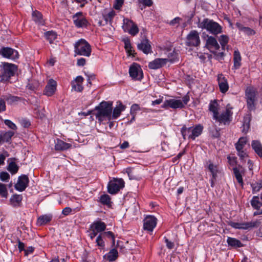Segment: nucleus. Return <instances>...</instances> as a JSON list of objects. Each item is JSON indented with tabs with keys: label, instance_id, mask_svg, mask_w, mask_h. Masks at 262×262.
<instances>
[{
	"label": "nucleus",
	"instance_id": "f257e3e1",
	"mask_svg": "<svg viewBox=\"0 0 262 262\" xmlns=\"http://www.w3.org/2000/svg\"><path fill=\"white\" fill-rule=\"evenodd\" d=\"M95 111L96 113H94L93 115H95L100 122H102L106 119L111 120L113 111V102L103 101L95 107Z\"/></svg>",
	"mask_w": 262,
	"mask_h": 262
},
{
	"label": "nucleus",
	"instance_id": "f03ea898",
	"mask_svg": "<svg viewBox=\"0 0 262 262\" xmlns=\"http://www.w3.org/2000/svg\"><path fill=\"white\" fill-rule=\"evenodd\" d=\"M198 27L215 35L221 33L222 30V27L217 23L208 18H205L199 22Z\"/></svg>",
	"mask_w": 262,
	"mask_h": 262
},
{
	"label": "nucleus",
	"instance_id": "7ed1b4c3",
	"mask_svg": "<svg viewBox=\"0 0 262 262\" xmlns=\"http://www.w3.org/2000/svg\"><path fill=\"white\" fill-rule=\"evenodd\" d=\"M1 82H5L13 76L17 70V67L14 64L7 62L2 63L1 66Z\"/></svg>",
	"mask_w": 262,
	"mask_h": 262
},
{
	"label": "nucleus",
	"instance_id": "20e7f679",
	"mask_svg": "<svg viewBox=\"0 0 262 262\" xmlns=\"http://www.w3.org/2000/svg\"><path fill=\"white\" fill-rule=\"evenodd\" d=\"M74 52L78 55L89 57L91 53V47L85 40L80 39L74 45Z\"/></svg>",
	"mask_w": 262,
	"mask_h": 262
},
{
	"label": "nucleus",
	"instance_id": "39448f33",
	"mask_svg": "<svg viewBox=\"0 0 262 262\" xmlns=\"http://www.w3.org/2000/svg\"><path fill=\"white\" fill-rule=\"evenodd\" d=\"M256 93V90L252 86L248 87L245 91L247 107L250 111L254 110L255 108Z\"/></svg>",
	"mask_w": 262,
	"mask_h": 262
},
{
	"label": "nucleus",
	"instance_id": "423d86ee",
	"mask_svg": "<svg viewBox=\"0 0 262 262\" xmlns=\"http://www.w3.org/2000/svg\"><path fill=\"white\" fill-rule=\"evenodd\" d=\"M260 222L257 220L250 222L242 223H236L230 221L228 223V225L235 229L248 230L258 227L260 225Z\"/></svg>",
	"mask_w": 262,
	"mask_h": 262
},
{
	"label": "nucleus",
	"instance_id": "0eeeda50",
	"mask_svg": "<svg viewBox=\"0 0 262 262\" xmlns=\"http://www.w3.org/2000/svg\"><path fill=\"white\" fill-rule=\"evenodd\" d=\"M124 182L122 179L114 178L110 181L107 186L108 192L110 194H115L124 187Z\"/></svg>",
	"mask_w": 262,
	"mask_h": 262
},
{
	"label": "nucleus",
	"instance_id": "6e6552de",
	"mask_svg": "<svg viewBox=\"0 0 262 262\" xmlns=\"http://www.w3.org/2000/svg\"><path fill=\"white\" fill-rule=\"evenodd\" d=\"M200 43L199 32L196 30H191L186 37L185 45L189 47H196L200 46Z\"/></svg>",
	"mask_w": 262,
	"mask_h": 262
},
{
	"label": "nucleus",
	"instance_id": "1a4fd4ad",
	"mask_svg": "<svg viewBox=\"0 0 262 262\" xmlns=\"http://www.w3.org/2000/svg\"><path fill=\"white\" fill-rule=\"evenodd\" d=\"M73 23L77 28H85L89 22L82 12H79L72 16Z\"/></svg>",
	"mask_w": 262,
	"mask_h": 262
},
{
	"label": "nucleus",
	"instance_id": "9d476101",
	"mask_svg": "<svg viewBox=\"0 0 262 262\" xmlns=\"http://www.w3.org/2000/svg\"><path fill=\"white\" fill-rule=\"evenodd\" d=\"M189 100L190 97L188 94H187L186 95H185L182 98V100L180 99H170V108L173 109L184 108L185 105L187 104Z\"/></svg>",
	"mask_w": 262,
	"mask_h": 262
},
{
	"label": "nucleus",
	"instance_id": "9b49d317",
	"mask_svg": "<svg viewBox=\"0 0 262 262\" xmlns=\"http://www.w3.org/2000/svg\"><path fill=\"white\" fill-rule=\"evenodd\" d=\"M124 29L127 31L129 34L132 36H135L139 31V29L137 25L132 20L128 18L123 19Z\"/></svg>",
	"mask_w": 262,
	"mask_h": 262
},
{
	"label": "nucleus",
	"instance_id": "f8f14e48",
	"mask_svg": "<svg viewBox=\"0 0 262 262\" xmlns=\"http://www.w3.org/2000/svg\"><path fill=\"white\" fill-rule=\"evenodd\" d=\"M129 76L134 80H141L143 78V73L141 67L134 63L129 69Z\"/></svg>",
	"mask_w": 262,
	"mask_h": 262
},
{
	"label": "nucleus",
	"instance_id": "ddd939ff",
	"mask_svg": "<svg viewBox=\"0 0 262 262\" xmlns=\"http://www.w3.org/2000/svg\"><path fill=\"white\" fill-rule=\"evenodd\" d=\"M232 115V112L229 109H226L224 112L222 113L221 115L219 114L213 119L221 124L223 123L224 125L229 124L231 121V117Z\"/></svg>",
	"mask_w": 262,
	"mask_h": 262
},
{
	"label": "nucleus",
	"instance_id": "4468645a",
	"mask_svg": "<svg viewBox=\"0 0 262 262\" xmlns=\"http://www.w3.org/2000/svg\"><path fill=\"white\" fill-rule=\"evenodd\" d=\"M29 182L28 177L27 175L23 174L18 177L17 182L14 185V187L17 190L22 192L28 187Z\"/></svg>",
	"mask_w": 262,
	"mask_h": 262
},
{
	"label": "nucleus",
	"instance_id": "2eb2a0df",
	"mask_svg": "<svg viewBox=\"0 0 262 262\" xmlns=\"http://www.w3.org/2000/svg\"><path fill=\"white\" fill-rule=\"evenodd\" d=\"M251 205L256 211L253 213L254 216L262 214V202L258 196H254L250 201Z\"/></svg>",
	"mask_w": 262,
	"mask_h": 262
},
{
	"label": "nucleus",
	"instance_id": "dca6fc26",
	"mask_svg": "<svg viewBox=\"0 0 262 262\" xmlns=\"http://www.w3.org/2000/svg\"><path fill=\"white\" fill-rule=\"evenodd\" d=\"M157 225V219L152 215L147 216L144 220V230L152 231Z\"/></svg>",
	"mask_w": 262,
	"mask_h": 262
},
{
	"label": "nucleus",
	"instance_id": "f3484780",
	"mask_svg": "<svg viewBox=\"0 0 262 262\" xmlns=\"http://www.w3.org/2000/svg\"><path fill=\"white\" fill-rule=\"evenodd\" d=\"M57 82L53 79H50L48 81L47 84L45 86L43 94L48 96H52L56 90Z\"/></svg>",
	"mask_w": 262,
	"mask_h": 262
},
{
	"label": "nucleus",
	"instance_id": "a211bd4d",
	"mask_svg": "<svg viewBox=\"0 0 262 262\" xmlns=\"http://www.w3.org/2000/svg\"><path fill=\"white\" fill-rule=\"evenodd\" d=\"M0 54L5 57L10 58L13 59L18 57V53L17 51L9 47L2 48L0 51Z\"/></svg>",
	"mask_w": 262,
	"mask_h": 262
},
{
	"label": "nucleus",
	"instance_id": "6ab92c4d",
	"mask_svg": "<svg viewBox=\"0 0 262 262\" xmlns=\"http://www.w3.org/2000/svg\"><path fill=\"white\" fill-rule=\"evenodd\" d=\"M137 48L139 50L142 51L144 54H148L151 52V47L149 40L146 38L143 39L141 42L138 43Z\"/></svg>",
	"mask_w": 262,
	"mask_h": 262
},
{
	"label": "nucleus",
	"instance_id": "aec40b11",
	"mask_svg": "<svg viewBox=\"0 0 262 262\" xmlns=\"http://www.w3.org/2000/svg\"><path fill=\"white\" fill-rule=\"evenodd\" d=\"M168 62L167 58H156L148 63V68L150 69L156 70L162 68Z\"/></svg>",
	"mask_w": 262,
	"mask_h": 262
},
{
	"label": "nucleus",
	"instance_id": "412c9836",
	"mask_svg": "<svg viewBox=\"0 0 262 262\" xmlns=\"http://www.w3.org/2000/svg\"><path fill=\"white\" fill-rule=\"evenodd\" d=\"M206 47L214 54H216L215 51H212V49L217 50L220 49V46L216 39L212 36H208L206 40Z\"/></svg>",
	"mask_w": 262,
	"mask_h": 262
},
{
	"label": "nucleus",
	"instance_id": "4be33fe9",
	"mask_svg": "<svg viewBox=\"0 0 262 262\" xmlns=\"http://www.w3.org/2000/svg\"><path fill=\"white\" fill-rule=\"evenodd\" d=\"M217 81L221 92L225 93L229 89L227 80L222 74H219L217 75Z\"/></svg>",
	"mask_w": 262,
	"mask_h": 262
},
{
	"label": "nucleus",
	"instance_id": "5701e85b",
	"mask_svg": "<svg viewBox=\"0 0 262 262\" xmlns=\"http://www.w3.org/2000/svg\"><path fill=\"white\" fill-rule=\"evenodd\" d=\"M14 135V133L13 131L1 132L0 134V145L4 142H10Z\"/></svg>",
	"mask_w": 262,
	"mask_h": 262
},
{
	"label": "nucleus",
	"instance_id": "b1692460",
	"mask_svg": "<svg viewBox=\"0 0 262 262\" xmlns=\"http://www.w3.org/2000/svg\"><path fill=\"white\" fill-rule=\"evenodd\" d=\"M71 147V144L66 143L61 140L57 139L55 142V149L59 151L65 150L70 148Z\"/></svg>",
	"mask_w": 262,
	"mask_h": 262
},
{
	"label": "nucleus",
	"instance_id": "393cba45",
	"mask_svg": "<svg viewBox=\"0 0 262 262\" xmlns=\"http://www.w3.org/2000/svg\"><path fill=\"white\" fill-rule=\"evenodd\" d=\"M203 126L201 124L196 125L194 127L191 128V135L189 136V139L194 140L196 137L199 136L202 133Z\"/></svg>",
	"mask_w": 262,
	"mask_h": 262
},
{
	"label": "nucleus",
	"instance_id": "a878e982",
	"mask_svg": "<svg viewBox=\"0 0 262 262\" xmlns=\"http://www.w3.org/2000/svg\"><path fill=\"white\" fill-rule=\"evenodd\" d=\"M119 104L114 108L112 114V119H116L121 114V112L124 110L125 106L123 105L120 101L117 102Z\"/></svg>",
	"mask_w": 262,
	"mask_h": 262
},
{
	"label": "nucleus",
	"instance_id": "bb28decb",
	"mask_svg": "<svg viewBox=\"0 0 262 262\" xmlns=\"http://www.w3.org/2000/svg\"><path fill=\"white\" fill-rule=\"evenodd\" d=\"M23 196L21 195L13 194L10 199L11 205L14 207H19L21 205Z\"/></svg>",
	"mask_w": 262,
	"mask_h": 262
},
{
	"label": "nucleus",
	"instance_id": "cd10ccee",
	"mask_svg": "<svg viewBox=\"0 0 262 262\" xmlns=\"http://www.w3.org/2000/svg\"><path fill=\"white\" fill-rule=\"evenodd\" d=\"M52 219V215L50 214L41 215L37 219V224L39 226H42L49 223Z\"/></svg>",
	"mask_w": 262,
	"mask_h": 262
},
{
	"label": "nucleus",
	"instance_id": "c85d7f7f",
	"mask_svg": "<svg viewBox=\"0 0 262 262\" xmlns=\"http://www.w3.org/2000/svg\"><path fill=\"white\" fill-rule=\"evenodd\" d=\"M91 228L94 229V230H96V231L100 232L105 230L106 225L104 222L97 221L93 223Z\"/></svg>",
	"mask_w": 262,
	"mask_h": 262
},
{
	"label": "nucleus",
	"instance_id": "c756f323",
	"mask_svg": "<svg viewBox=\"0 0 262 262\" xmlns=\"http://www.w3.org/2000/svg\"><path fill=\"white\" fill-rule=\"evenodd\" d=\"M219 104L216 100L211 101L209 105V110L213 113V118L216 117L219 114Z\"/></svg>",
	"mask_w": 262,
	"mask_h": 262
},
{
	"label": "nucleus",
	"instance_id": "7c9ffc66",
	"mask_svg": "<svg viewBox=\"0 0 262 262\" xmlns=\"http://www.w3.org/2000/svg\"><path fill=\"white\" fill-rule=\"evenodd\" d=\"M251 146L255 152L260 158H262V145L259 141L257 140H253L252 142Z\"/></svg>",
	"mask_w": 262,
	"mask_h": 262
},
{
	"label": "nucleus",
	"instance_id": "2f4dec72",
	"mask_svg": "<svg viewBox=\"0 0 262 262\" xmlns=\"http://www.w3.org/2000/svg\"><path fill=\"white\" fill-rule=\"evenodd\" d=\"M118 257V253L117 250L114 248L110 251V252L104 256V258H106L109 261L115 260Z\"/></svg>",
	"mask_w": 262,
	"mask_h": 262
},
{
	"label": "nucleus",
	"instance_id": "473e14b6",
	"mask_svg": "<svg viewBox=\"0 0 262 262\" xmlns=\"http://www.w3.org/2000/svg\"><path fill=\"white\" fill-rule=\"evenodd\" d=\"M241 56L238 51H234L233 54L234 67L238 69L241 66Z\"/></svg>",
	"mask_w": 262,
	"mask_h": 262
},
{
	"label": "nucleus",
	"instance_id": "72a5a7b5",
	"mask_svg": "<svg viewBox=\"0 0 262 262\" xmlns=\"http://www.w3.org/2000/svg\"><path fill=\"white\" fill-rule=\"evenodd\" d=\"M227 242L228 244L231 247L239 248L243 246L241 242L235 238L228 237L227 239Z\"/></svg>",
	"mask_w": 262,
	"mask_h": 262
},
{
	"label": "nucleus",
	"instance_id": "f704fd0d",
	"mask_svg": "<svg viewBox=\"0 0 262 262\" xmlns=\"http://www.w3.org/2000/svg\"><path fill=\"white\" fill-rule=\"evenodd\" d=\"M111 200V197L108 194H104L100 196L99 201L102 204L110 207L112 205Z\"/></svg>",
	"mask_w": 262,
	"mask_h": 262
},
{
	"label": "nucleus",
	"instance_id": "c9c22d12",
	"mask_svg": "<svg viewBox=\"0 0 262 262\" xmlns=\"http://www.w3.org/2000/svg\"><path fill=\"white\" fill-rule=\"evenodd\" d=\"M123 41L124 43V48L127 53L129 55H133V56H135V51L132 50V47L130 43V40L128 38H126L123 39Z\"/></svg>",
	"mask_w": 262,
	"mask_h": 262
},
{
	"label": "nucleus",
	"instance_id": "e433bc0d",
	"mask_svg": "<svg viewBox=\"0 0 262 262\" xmlns=\"http://www.w3.org/2000/svg\"><path fill=\"white\" fill-rule=\"evenodd\" d=\"M46 38L49 41L50 43H53V41L56 38L57 34L53 31H47L45 33Z\"/></svg>",
	"mask_w": 262,
	"mask_h": 262
},
{
	"label": "nucleus",
	"instance_id": "4c0bfd02",
	"mask_svg": "<svg viewBox=\"0 0 262 262\" xmlns=\"http://www.w3.org/2000/svg\"><path fill=\"white\" fill-rule=\"evenodd\" d=\"M247 142L246 137H241L238 142L235 144V148L236 150L243 149Z\"/></svg>",
	"mask_w": 262,
	"mask_h": 262
},
{
	"label": "nucleus",
	"instance_id": "58836bf2",
	"mask_svg": "<svg viewBox=\"0 0 262 262\" xmlns=\"http://www.w3.org/2000/svg\"><path fill=\"white\" fill-rule=\"evenodd\" d=\"M19 167L15 162H11L7 167V170L12 174L17 172Z\"/></svg>",
	"mask_w": 262,
	"mask_h": 262
},
{
	"label": "nucleus",
	"instance_id": "ea45409f",
	"mask_svg": "<svg viewBox=\"0 0 262 262\" xmlns=\"http://www.w3.org/2000/svg\"><path fill=\"white\" fill-rule=\"evenodd\" d=\"M3 97L5 102L7 101L9 104H12L19 99V97L11 95H3Z\"/></svg>",
	"mask_w": 262,
	"mask_h": 262
},
{
	"label": "nucleus",
	"instance_id": "a19ab883",
	"mask_svg": "<svg viewBox=\"0 0 262 262\" xmlns=\"http://www.w3.org/2000/svg\"><path fill=\"white\" fill-rule=\"evenodd\" d=\"M33 19L36 23L43 24L42 15L41 13L37 11H33L32 13Z\"/></svg>",
	"mask_w": 262,
	"mask_h": 262
},
{
	"label": "nucleus",
	"instance_id": "79ce46f5",
	"mask_svg": "<svg viewBox=\"0 0 262 262\" xmlns=\"http://www.w3.org/2000/svg\"><path fill=\"white\" fill-rule=\"evenodd\" d=\"M250 117L249 115L244 117L242 132L247 133L250 128Z\"/></svg>",
	"mask_w": 262,
	"mask_h": 262
},
{
	"label": "nucleus",
	"instance_id": "37998d69",
	"mask_svg": "<svg viewBox=\"0 0 262 262\" xmlns=\"http://www.w3.org/2000/svg\"><path fill=\"white\" fill-rule=\"evenodd\" d=\"M208 168L209 171L211 173L212 176H213L214 179L216 178L217 173L219 172L218 166L210 163L208 166Z\"/></svg>",
	"mask_w": 262,
	"mask_h": 262
},
{
	"label": "nucleus",
	"instance_id": "c03bdc74",
	"mask_svg": "<svg viewBox=\"0 0 262 262\" xmlns=\"http://www.w3.org/2000/svg\"><path fill=\"white\" fill-rule=\"evenodd\" d=\"M233 170L237 181L242 186H243L244 184L243 178L239 169L237 167H234L233 168Z\"/></svg>",
	"mask_w": 262,
	"mask_h": 262
},
{
	"label": "nucleus",
	"instance_id": "a18cd8bd",
	"mask_svg": "<svg viewBox=\"0 0 262 262\" xmlns=\"http://www.w3.org/2000/svg\"><path fill=\"white\" fill-rule=\"evenodd\" d=\"M192 127H187L185 125H184L181 128V132L184 139H186V137L189 138V136L191 135Z\"/></svg>",
	"mask_w": 262,
	"mask_h": 262
},
{
	"label": "nucleus",
	"instance_id": "49530a36",
	"mask_svg": "<svg viewBox=\"0 0 262 262\" xmlns=\"http://www.w3.org/2000/svg\"><path fill=\"white\" fill-rule=\"evenodd\" d=\"M8 195L6 185L0 183V196L6 198Z\"/></svg>",
	"mask_w": 262,
	"mask_h": 262
},
{
	"label": "nucleus",
	"instance_id": "de8ad7c7",
	"mask_svg": "<svg viewBox=\"0 0 262 262\" xmlns=\"http://www.w3.org/2000/svg\"><path fill=\"white\" fill-rule=\"evenodd\" d=\"M253 193L258 192L262 188V181L256 182L251 184Z\"/></svg>",
	"mask_w": 262,
	"mask_h": 262
},
{
	"label": "nucleus",
	"instance_id": "09e8293b",
	"mask_svg": "<svg viewBox=\"0 0 262 262\" xmlns=\"http://www.w3.org/2000/svg\"><path fill=\"white\" fill-rule=\"evenodd\" d=\"M115 14V12L114 10H112L107 14H104L103 15V17L106 23H107V22L111 23L112 21L113 18L114 17Z\"/></svg>",
	"mask_w": 262,
	"mask_h": 262
},
{
	"label": "nucleus",
	"instance_id": "8fccbe9b",
	"mask_svg": "<svg viewBox=\"0 0 262 262\" xmlns=\"http://www.w3.org/2000/svg\"><path fill=\"white\" fill-rule=\"evenodd\" d=\"M228 40H229V38L227 36H226L225 35H222L221 36V37L219 39V41L223 49H224L225 46L228 42Z\"/></svg>",
	"mask_w": 262,
	"mask_h": 262
},
{
	"label": "nucleus",
	"instance_id": "3c124183",
	"mask_svg": "<svg viewBox=\"0 0 262 262\" xmlns=\"http://www.w3.org/2000/svg\"><path fill=\"white\" fill-rule=\"evenodd\" d=\"M10 178V175L7 172L2 171L0 172V180L2 181L8 182Z\"/></svg>",
	"mask_w": 262,
	"mask_h": 262
},
{
	"label": "nucleus",
	"instance_id": "603ef678",
	"mask_svg": "<svg viewBox=\"0 0 262 262\" xmlns=\"http://www.w3.org/2000/svg\"><path fill=\"white\" fill-rule=\"evenodd\" d=\"M72 89L77 92H81L83 90V86L82 84L76 83L72 82Z\"/></svg>",
	"mask_w": 262,
	"mask_h": 262
},
{
	"label": "nucleus",
	"instance_id": "864d4df0",
	"mask_svg": "<svg viewBox=\"0 0 262 262\" xmlns=\"http://www.w3.org/2000/svg\"><path fill=\"white\" fill-rule=\"evenodd\" d=\"M5 124L8 126L11 129L16 130L17 129L16 125L10 120H5L4 121Z\"/></svg>",
	"mask_w": 262,
	"mask_h": 262
},
{
	"label": "nucleus",
	"instance_id": "5fc2aeb1",
	"mask_svg": "<svg viewBox=\"0 0 262 262\" xmlns=\"http://www.w3.org/2000/svg\"><path fill=\"white\" fill-rule=\"evenodd\" d=\"M102 234H101L97 236L96 242L98 246L104 247L105 245L104 242L102 238Z\"/></svg>",
	"mask_w": 262,
	"mask_h": 262
},
{
	"label": "nucleus",
	"instance_id": "6e6d98bb",
	"mask_svg": "<svg viewBox=\"0 0 262 262\" xmlns=\"http://www.w3.org/2000/svg\"><path fill=\"white\" fill-rule=\"evenodd\" d=\"M6 110V102L3 96L0 97V112Z\"/></svg>",
	"mask_w": 262,
	"mask_h": 262
},
{
	"label": "nucleus",
	"instance_id": "4d7b16f0",
	"mask_svg": "<svg viewBox=\"0 0 262 262\" xmlns=\"http://www.w3.org/2000/svg\"><path fill=\"white\" fill-rule=\"evenodd\" d=\"M177 54L174 51H173L172 53H169L168 55V58L169 59H168V61H169L170 62H173L177 59Z\"/></svg>",
	"mask_w": 262,
	"mask_h": 262
},
{
	"label": "nucleus",
	"instance_id": "13d9d810",
	"mask_svg": "<svg viewBox=\"0 0 262 262\" xmlns=\"http://www.w3.org/2000/svg\"><path fill=\"white\" fill-rule=\"evenodd\" d=\"M102 234L106 235L108 237H111L112 238L113 244H115V235L114 233L111 231L104 232Z\"/></svg>",
	"mask_w": 262,
	"mask_h": 262
},
{
	"label": "nucleus",
	"instance_id": "bf43d9fd",
	"mask_svg": "<svg viewBox=\"0 0 262 262\" xmlns=\"http://www.w3.org/2000/svg\"><path fill=\"white\" fill-rule=\"evenodd\" d=\"M123 3V0H116L114 8L116 10H119L122 7Z\"/></svg>",
	"mask_w": 262,
	"mask_h": 262
},
{
	"label": "nucleus",
	"instance_id": "052dcab7",
	"mask_svg": "<svg viewBox=\"0 0 262 262\" xmlns=\"http://www.w3.org/2000/svg\"><path fill=\"white\" fill-rule=\"evenodd\" d=\"M242 30L248 35H254L255 34V31L248 27H244Z\"/></svg>",
	"mask_w": 262,
	"mask_h": 262
},
{
	"label": "nucleus",
	"instance_id": "680f3d73",
	"mask_svg": "<svg viewBox=\"0 0 262 262\" xmlns=\"http://www.w3.org/2000/svg\"><path fill=\"white\" fill-rule=\"evenodd\" d=\"M165 242L166 244V247L169 249L173 248L174 244L173 242L169 241L167 238L165 237Z\"/></svg>",
	"mask_w": 262,
	"mask_h": 262
},
{
	"label": "nucleus",
	"instance_id": "e2e57ef3",
	"mask_svg": "<svg viewBox=\"0 0 262 262\" xmlns=\"http://www.w3.org/2000/svg\"><path fill=\"white\" fill-rule=\"evenodd\" d=\"M126 171L129 178V179H135L136 177L133 174L132 168L130 167L127 168L126 169Z\"/></svg>",
	"mask_w": 262,
	"mask_h": 262
},
{
	"label": "nucleus",
	"instance_id": "0e129e2a",
	"mask_svg": "<svg viewBox=\"0 0 262 262\" xmlns=\"http://www.w3.org/2000/svg\"><path fill=\"white\" fill-rule=\"evenodd\" d=\"M237 151L238 152V156L242 160H243L245 157L248 156V155L243 149H241L240 150Z\"/></svg>",
	"mask_w": 262,
	"mask_h": 262
},
{
	"label": "nucleus",
	"instance_id": "69168bd1",
	"mask_svg": "<svg viewBox=\"0 0 262 262\" xmlns=\"http://www.w3.org/2000/svg\"><path fill=\"white\" fill-rule=\"evenodd\" d=\"M34 250V248L33 247H29L27 249L25 250V255L27 256L29 254L33 253Z\"/></svg>",
	"mask_w": 262,
	"mask_h": 262
},
{
	"label": "nucleus",
	"instance_id": "338daca9",
	"mask_svg": "<svg viewBox=\"0 0 262 262\" xmlns=\"http://www.w3.org/2000/svg\"><path fill=\"white\" fill-rule=\"evenodd\" d=\"M72 212V209L70 207H66L64 208L62 211V213L63 215H69L71 212Z\"/></svg>",
	"mask_w": 262,
	"mask_h": 262
},
{
	"label": "nucleus",
	"instance_id": "774afa93",
	"mask_svg": "<svg viewBox=\"0 0 262 262\" xmlns=\"http://www.w3.org/2000/svg\"><path fill=\"white\" fill-rule=\"evenodd\" d=\"M161 107L164 109H168L169 107H170V102L169 99L166 100L163 104L161 105Z\"/></svg>",
	"mask_w": 262,
	"mask_h": 262
}]
</instances>
